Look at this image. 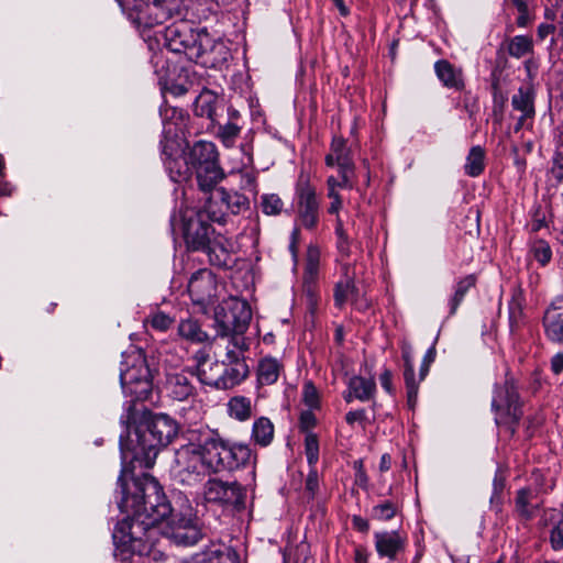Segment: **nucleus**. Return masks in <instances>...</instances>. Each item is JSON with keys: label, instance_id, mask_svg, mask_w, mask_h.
Wrapping results in <instances>:
<instances>
[{"label": "nucleus", "instance_id": "nucleus-43", "mask_svg": "<svg viewBox=\"0 0 563 563\" xmlns=\"http://www.w3.org/2000/svg\"><path fill=\"white\" fill-rule=\"evenodd\" d=\"M529 253L541 266L548 265L552 260L551 246L542 239H537L531 242Z\"/></svg>", "mask_w": 563, "mask_h": 563}, {"label": "nucleus", "instance_id": "nucleus-24", "mask_svg": "<svg viewBox=\"0 0 563 563\" xmlns=\"http://www.w3.org/2000/svg\"><path fill=\"white\" fill-rule=\"evenodd\" d=\"M159 115L163 123V139L164 143L175 142L173 139L177 136L178 131L185 126L186 114L183 109L177 107L162 106Z\"/></svg>", "mask_w": 563, "mask_h": 563}, {"label": "nucleus", "instance_id": "nucleus-45", "mask_svg": "<svg viewBox=\"0 0 563 563\" xmlns=\"http://www.w3.org/2000/svg\"><path fill=\"white\" fill-rule=\"evenodd\" d=\"M512 5L518 11V16L516 19V23L519 27L528 26L532 20L533 15L531 12V2L532 0H510Z\"/></svg>", "mask_w": 563, "mask_h": 563}, {"label": "nucleus", "instance_id": "nucleus-5", "mask_svg": "<svg viewBox=\"0 0 563 563\" xmlns=\"http://www.w3.org/2000/svg\"><path fill=\"white\" fill-rule=\"evenodd\" d=\"M120 365V383L125 397L124 412L120 418L121 424L135 423L137 417L136 401H143L152 394L153 383L151 371L141 352L123 354Z\"/></svg>", "mask_w": 563, "mask_h": 563}, {"label": "nucleus", "instance_id": "nucleus-16", "mask_svg": "<svg viewBox=\"0 0 563 563\" xmlns=\"http://www.w3.org/2000/svg\"><path fill=\"white\" fill-rule=\"evenodd\" d=\"M249 373L244 355L235 350H228L222 360L220 390L240 385L249 376Z\"/></svg>", "mask_w": 563, "mask_h": 563}, {"label": "nucleus", "instance_id": "nucleus-32", "mask_svg": "<svg viewBox=\"0 0 563 563\" xmlns=\"http://www.w3.org/2000/svg\"><path fill=\"white\" fill-rule=\"evenodd\" d=\"M208 256L209 263L220 268L231 267L233 264L230 252L217 241H211L201 250Z\"/></svg>", "mask_w": 563, "mask_h": 563}, {"label": "nucleus", "instance_id": "nucleus-9", "mask_svg": "<svg viewBox=\"0 0 563 563\" xmlns=\"http://www.w3.org/2000/svg\"><path fill=\"white\" fill-rule=\"evenodd\" d=\"M214 205L213 200L206 202L205 207L185 223V239L194 251H201L211 242L214 229L210 222H225V212L221 209L216 210Z\"/></svg>", "mask_w": 563, "mask_h": 563}, {"label": "nucleus", "instance_id": "nucleus-31", "mask_svg": "<svg viewBox=\"0 0 563 563\" xmlns=\"http://www.w3.org/2000/svg\"><path fill=\"white\" fill-rule=\"evenodd\" d=\"M178 334L194 343H203L209 340L208 333L202 330L199 321L194 318L183 319L179 322Z\"/></svg>", "mask_w": 563, "mask_h": 563}, {"label": "nucleus", "instance_id": "nucleus-8", "mask_svg": "<svg viewBox=\"0 0 563 563\" xmlns=\"http://www.w3.org/2000/svg\"><path fill=\"white\" fill-rule=\"evenodd\" d=\"M247 490L236 481H223L218 477L208 478L202 488V500L206 505L229 511L245 509Z\"/></svg>", "mask_w": 563, "mask_h": 563}, {"label": "nucleus", "instance_id": "nucleus-15", "mask_svg": "<svg viewBox=\"0 0 563 563\" xmlns=\"http://www.w3.org/2000/svg\"><path fill=\"white\" fill-rule=\"evenodd\" d=\"M542 329L548 342L563 345V295L555 296L543 311Z\"/></svg>", "mask_w": 563, "mask_h": 563}, {"label": "nucleus", "instance_id": "nucleus-33", "mask_svg": "<svg viewBox=\"0 0 563 563\" xmlns=\"http://www.w3.org/2000/svg\"><path fill=\"white\" fill-rule=\"evenodd\" d=\"M217 107V95L211 90H202L195 99L194 112L201 118L214 119Z\"/></svg>", "mask_w": 563, "mask_h": 563}, {"label": "nucleus", "instance_id": "nucleus-34", "mask_svg": "<svg viewBox=\"0 0 563 563\" xmlns=\"http://www.w3.org/2000/svg\"><path fill=\"white\" fill-rule=\"evenodd\" d=\"M320 250L317 245L310 244L307 247L303 285L316 284L319 275Z\"/></svg>", "mask_w": 563, "mask_h": 563}, {"label": "nucleus", "instance_id": "nucleus-38", "mask_svg": "<svg viewBox=\"0 0 563 563\" xmlns=\"http://www.w3.org/2000/svg\"><path fill=\"white\" fill-rule=\"evenodd\" d=\"M221 372L222 361H214L200 369L196 378L200 384L220 390Z\"/></svg>", "mask_w": 563, "mask_h": 563}, {"label": "nucleus", "instance_id": "nucleus-55", "mask_svg": "<svg viewBox=\"0 0 563 563\" xmlns=\"http://www.w3.org/2000/svg\"><path fill=\"white\" fill-rule=\"evenodd\" d=\"M317 424V418L310 410L302 411L299 418V429L301 432L308 434Z\"/></svg>", "mask_w": 563, "mask_h": 563}, {"label": "nucleus", "instance_id": "nucleus-26", "mask_svg": "<svg viewBox=\"0 0 563 563\" xmlns=\"http://www.w3.org/2000/svg\"><path fill=\"white\" fill-rule=\"evenodd\" d=\"M434 70L439 80L446 88L461 91L464 89L463 73L455 68L450 62L440 59L434 64Z\"/></svg>", "mask_w": 563, "mask_h": 563}, {"label": "nucleus", "instance_id": "nucleus-21", "mask_svg": "<svg viewBox=\"0 0 563 563\" xmlns=\"http://www.w3.org/2000/svg\"><path fill=\"white\" fill-rule=\"evenodd\" d=\"M185 563H239V555L224 543L212 542L194 553Z\"/></svg>", "mask_w": 563, "mask_h": 563}, {"label": "nucleus", "instance_id": "nucleus-39", "mask_svg": "<svg viewBox=\"0 0 563 563\" xmlns=\"http://www.w3.org/2000/svg\"><path fill=\"white\" fill-rule=\"evenodd\" d=\"M475 285H476V277H475V275H472V274L461 278L456 283L455 288H454V294L449 300L450 316H453L456 312L459 306L464 300V297L467 294V291L471 288L475 287Z\"/></svg>", "mask_w": 563, "mask_h": 563}, {"label": "nucleus", "instance_id": "nucleus-6", "mask_svg": "<svg viewBox=\"0 0 563 563\" xmlns=\"http://www.w3.org/2000/svg\"><path fill=\"white\" fill-rule=\"evenodd\" d=\"M185 159L195 175L198 187L202 191H210L224 178L225 174L220 165L219 152L214 143L196 141L184 148Z\"/></svg>", "mask_w": 563, "mask_h": 563}, {"label": "nucleus", "instance_id": "nucleus-54", "mask_svg": "<svg viewBox=\"0 0 563 563\" xmlns=\"http://www.w3.org/2000/svg\"><path fill=\"white\" fill-rule=\"evenodd\" d=\"M240 187L243 190H247L254 195L257 194L256 174L252 170L241 172Z\"/></svg>", "mask_w": 563, "mask_h": 563}, {"label": "nucleus", "instance_id": "nucleus-50", "mask_svg": "<svg viewBox=\"0 0 563 563\" xmlns=\"http://www.w3.org/2000/svg\"><path fill=\"white\" fill-rule=\"evenodd\" d=\"M548 214L549 210L547 208H542L541 206L534 208L530 223L532 232H539L541 229L549 227Z\"/></svg>", "mask_w": 563, "mask_h": 563}, {"label": "nucleus", "instance_id": "nucleus-51", "mask_svg": "<svg viewBox=\"0 0 563 563\" xmlns=\"http://www.w3.org/2000/svg\"><path fill=\"white\" fill-rule=\"evenodd\" d=\"M438 336L439 335L435 336L432 345L427 350V352L422 358L420 369H419V382H422L427 377L429 369H430V365L435 360V356H437L435 344L438 342Z\"/></svg>", "mask_w": 563, "mask_h": 563}, {"label": "nucleus", "instance_id": "nucleus-1", "mask_svg": "<svg viewBox=\"0 0 563 563\" xmlns=\"http://www.w3.org/2000/svg\"><path fill=\"white\" fill-rule=\"evenodd\" d=\"M115 499L126 518L113 530L114 556L121 563H145L152 550L151 532L167 521L178 544L194 545L201 539L198 520L187 498L179 510L167 499L159 483L147 474L128 478L125 465L118 477Z\"/></svg>", "mask_w": 563, "mask_h": 563}, {"label": "nucleus", "instance_id": "nucleus-10", "mask_svg": "<svg viewBox=\"0 0 563 563\" xmlns=\"http://www.w3.org/2000/svg\"><path fill=\"white\" fill-rule=\"evenodd\" d=\"M135 14L137 24L151 29L179 14L180 0H118Z\"/></svg>", "mask_w": 563, "mask_h": 563}, {"label": "nucleus", "instance_id": "nucleus-22", "mask_svg": "<svg viewBox=\"0 0 563 563\" xmlns=\"http://www.w3.org/2000/svg\"><path fill=\"white\" fill-rule=\"evenodd\" d=\"M214 201L216 210H223L225 216L240 214L250 208V199L238 191H228L224 188H219L216 192L207 200V202Z\"/></svg>", "mask_w": 563, "mask_h": 563}, {"label": "nucleus", "instance_id": "nucleus-35", "mask_svg": "<svg viewBox=\"0 0 563 563\" xmlns=\"http://www.w3.org/2000/svg\"><path fill=\"white\" fill-rule=\"evenodd\" d=\"M349 388L353 390V395L361 401L371 400L376 391V383L374 379H367L362 376H353L349 379Z\"/></svg>", "mask_w": 563, "mask_h": 563}, {"label": "nucleus", "instance_id": "nucleus-23", "mask_svg": "<svg viewBox=\"0 0 563 563\" xmlns=\"http://www.w3.org/2000/svg\"><path fill=\"white\" fill-rule=\"evenodd\" d=\"M539 527L548 529L549 543L555 552L563 550V512L555 508L543 511Z\"/></svg>", "mask_w": 563, "mask_h": 563}, {"label": "nucleus", "instance_id": "nucleus-64", "mask_svg": "<svg viewBox=\"0 0 563 563\" xmlns=\"http://www.w3.org/2000/svg\"><path fill=\"white\" fill-rule=\"evenodd\" d=\"M379 382H380V385L388 393V394H393L394 393V387H393V373L390 369L388 368H384L383 372L380 373L379 375Z\"/></svg>", "mask_w": 563, "mask_h": 563}, {"label": "nucleus", "instance_id": "nucleus-14", "mask_svg": "<svg viewBox=\"0 0 563 563\" xmlns=\"http://www.w3.org/2000/svg\"><path fill=\"white\" fill-rule=\"evenodd\" d=\"M196 376L186 368L168 373L164 383L165 395L176 401H187L197 397Z\"/></svg>", "mask_w": 563, "mask_h": 563}, {"label": "nucleus", "instance_id": "nucleus-52", "mask_svg": "<svg viewBox=\"0 0 563 563\" xmlns=\"http://www.w3.org/2000/svg\"><path fill=\"white\" fill-rule=\"evenodd\" d=\"M209 353L206 349H199L195 354L192 355V360L195 362L194 366H187L185 367L187 371H189L195 376L199 373L200 369H203L209 362Z\"/></svg>", "mask_w": 563, "mask_h": 563}, {"label": "nucleus", "instance_id": "nucleus-27", "mask_svg": "<svg viewBox=\"0 0 563 563\" xmlns=\"http://www.w3.org/2000/svg\"><path fill=\"white\" fill-rule=\"evenodd\" d=\"M534 93L530 87H520L518 92L511 98V106L515 110L521 112V117L518 121L517 131L522 125L525 119L532 118L534 115Z\"/></svg>", "mask_w": 563, "mask_h": 563}, {"label": "nucleus", "instance_id": "nucleus-44", "mask_svg": "<svg viewBox=\"0 0 563 563\" xmlns=\"http://www.w3.org/2000/svg\"><path fill=\"white\" fill-rule=\"evenodd\" d=\"M284 202L276 194H264L261 197V209L266 216H278L282 213Z\"/></svg>", "mask_w": 563, "mask_h": 563}, {"label": "nucleus", "instance_id": "nucleus-11", "mask_svg": "<svg viewBox=\"0 0 563 563\" xmlns=\"http://www.w3.org/2000/svg\"><path fill=\"white\" fill-rule=\"evenodd\" d=\"M492 411L497 426L514 427L518 424L523 412L520 396L512 379H506L504 384L495 385Z\"/></svg>", "mask_w": 563, "mask_h": 563}, {"label": "nucleus", "instance_id": "nucleus-42", "mask_svg": "<svg viewBox=\"0 0 563 563\" xmlns=\"http://www.w3.org/2000/svg\"><path fill=\"white\" fill-rule=\"evenodd\" d=\"M404 379L407 390V404L413 409L418 400L419 380L416 379L415 366L404 368Z\"/></svg>", "mask_w": 563, "mask_h": 563}, {"label": "nucleus", "instance_id": "nucleus-19", "mask_svg": "<svg viewBox=\"0 0 563 563\" xmlns=\"http://www.w3.org/2000/svg\"><path fill=\"white\" fill-rule=\"evenodd\" d=\"M214 275L207 268L195 272L188 283V291L195 303L203 305L216 295Z\"/></svg>", "mask_w": 563, "mask_h": 563}, {"label": "nucleus", "instance_id": "nucleus-48", "mask_svg": "<svg viewBox=\"0 0 563 563\" xmlns=\"http://www.w3.org/2000/svg\"><path fill=\"white\" fill-rule=\"evenodd\" d=\"M241 128L234 123V122H228L224 125H221L219 128V137L221 139L222 143L230 147L234 144L235 139L240 134Z\"/></svg>", "mask_w": 563, "mask_h": 563}, {"label": "nucleus", "instance_id": "nucleus-3", "mask_svg": "<svg viewBox=\"0 0 563 563\" xmlns=\"http://www.w3.org/2000/svg\"><path fill=\"white\" fill-rule=\"evenodd\" d=\"M163 37L170 52L184 55L188 60L205 67H219L230 56L224 42L214 40L206 27L196 26L188 20L180 19L168 25Z\"/></svg>", "mask_w": 563, "mask_h": 563}, {"label": "nucleus", "instance_id": "nucleus-20", "mask_svg": "<svg viewBox=\"0 0 563 563\" xmlns=\"http://www.w3.org/2000/svg\"><path fill=\"white\" fill-rule=\"evenodd\" d=\"M375 550L379 558L397 561L407 545V538L399 531H379L374 533Z\"/></svg>", "mask_w": 563, "mask_h": 563}, {"label": "nucleus", "instance_id": "nucleus-61", "mask_svg": "<svg viewBox=\"0 0 563 563\" xmlns=\"http://www.w3.org/2000/svg\"><path fill=\"white\" fill-rule=\"evenodd\" d=\"M336 249L342 260H347L351 255L349 236L336 238Z\"/></svg>", "mask_w": 563, "mask_h": 563}, {"label": "nucleus", "instance_id": "nucleus-36", "mask_svg": "<svg viewBox=\"0 0 563 563\" xmlns=\"http://www.w3.org/2000/svg\"><path fill=\"white\" fill-rule=\"evenodd\" d=\"M274 438V424L266 417L256 419L252 428V440L260 446H267Z\"/></svg>", "mask_w": 563, "mask_h": 563}, {"label": "nucleus", "instance_id": "nucleus-7", "mask_svg": "<svg viewBox=\"0 0 563 563\" xmlns=\"http://www.w3.org/2000/svg\"><path fill=\"white\" fill-rule=\"evenodd\" d=\"M212 474L194 443L181 446L176 452L172 477L176 485L192 489L199 487Z\"/></svg>", "mask_w": 563, "mask_h": 563}, {"label": "nucleus", "instance_id": "nucleus-57", "mask_svg": "<svg viewBox=\"0 0 563 563\" xmlns=\"http://www.w3.org/2000/svg\"><path fill=\"white\" fill-rule=\"evenodd\" d=\"M492 93L494 101V112L501 111L507 100V97L500 90L497 81H494L492 85Z\"/></svg>", "mask_w": 563, "mask_h": 563}, {"label": "nucleus", "instance_id": "nucleus-46", "mask_svg": "<svg viewBox=\"0 0 563 563\" xmlns=\"http://www.w3.org/2000/svg\"><path fill=\"white\" fill-rule=\"evenodd\" d=\"M305 454L309 466H316L319 461V440L313 432L305 435Z\"/></svg>", "mask_w": 563, "mask_h": 563}, {"label": "nucleus", "instance_id": "nucleus-4", "mask_svg": "<svg viewBox=\"0 0 563 563\" xmlns=\"http://www.w3.org/2000/svg\"><path fill=\"white\" fill-rule=\"evenodd\" d=\"M212 474L233 472L255 464L256 455L247 444L222 438L217 431L201 433L194 443Z\"/></svg>", "mask_w": 563, "mask_h": 563}, {"label": "nucleus", "instance_id": "nucleus-63", "mask_svg": "<svg viewBox=\"0 0 563 563\" xmlns=\"http://www.w3.org/2000/svg\"><path fill=\"white\" fill-rule=\"evenodd\" d=\"M328 197L331 199L330 206L328 208V212L330 214H336L342 208V200L338 192V190H332L328 192Z\"/></svg>", "mask_w": 563, "mask_h": 563}, {"label": "nucleus", "instance_id": "nucleus-47", "mask_svg": "<svg viewBox=\"0 0 563 563\" xmlns=\"http://www.w3.org/2000/svg\"><path fill=\"white\" fill-rule=\"evenodd\" d=\"M397 509V504L385 500L373 507L372 517L376 520L387 521L395 517Z\"/></svg>", "mask_w": 563, "mask_h": 563}, {"label": "nucleus", "instance_id": "nucleus-58", "mask_svg": "<svg viewBox=\"0 0 563 563\" xmlns=\"http://www.w3.org/2000/svg\"><path fill=\"white\" fill-rule=\"evenodd\" d=\"M350 174L351 173H346V181H344V178L341 174L340 175V179L335 178L334 176H330L328 179H327V187H328V192L332 190H338V188H346V187H352V185L350 184Z\"/></svg>", "mask_w": 563, "mask_h": 563}, {"label": "nucleus", "instance_id": "nucleus-49", "mask_svg": "<svg viewBox=\"0 0 563 563\" xmlns=\"http://www.w3.org/2000/svg\"><path fill=\"white\" fill-rule=\"evenodd\" d=\"M302 401L310 409L319 408V393L312 382H306L302 387Z\"/></svg>", "mask_w": 563, "mask_h": 563}, {"label": "nucleus", "instance_id": "nucleus-30", "mask_svg": "<svg viewBox=\"0 0 563 563\" xmlns=\"http://www.w3.org/2000/svg\"><path fill=\"white\" fill-rule=\"evenodd\" d=\"M526 299L521 290H516L508 301L509 330L515 333L520 329L525 320Z\"/></svg>", "mask_w": 563, "mask_h": 563}, {"label": "nucleus", "instance_id": "nucleus-12", "mask_svg": "<svg viewBox=\"0 0 563 563\" xmlns=\"http://www.w3.org/2000/svg\"><path fill=\"white\" fill-rule=\"evenodd\" d=\"M252 310L244 300L230 299L219 305L214 311V325L218 335L243 334L250 325Z\"/></svg>", "mask_w": 563, "mask_h": 563}, {"label": "nucleus", "instance_id": "nucleus-40", "mask_svg": "<svg viewBox=\"0 0 563 563\" xmlns=\"http://www.w3.org/2000/svg\"><path fill=\"white\" fill-rule=\"evenodd\" d=\"M228 412L230 417L245 421L252 416V404L251 399L244 396H235L228 402Z\"/></svg>", "mask_w": 563, "mask_h": 563}, {"label": "nucleus", "instance_id": "nucleus-60", "mask_svg": "<svg viewBox=\"0 0 563 563\" xmlns=\"http://www.w3.org/2000/svg\"><path fill=\"white\" fill-rule=\"evenodd\" d=\"M401 357L404 361V368L413 367V350L409 342L404 341L401 343Z\"/></svg>", "mask_w": 563, "mask_h": 563}, {"label": "nucleus", "instance_id": "nucleus-29", "mask_svg": "<svg viewBox=\"0 0 563 563\" xmlns=\"http://www.w3.org/2000/svg\"><path fill=\"white\" fill-rule=\"evenodd\" d=\"M283 371V364L275 357H264L257 365V382L260 385L275 384Z\"/></svg>", "mask_w": 563, "mask_h": 563}, {"label": "nucleus", "instance_id": "nucleus-62", "mask_svg": "<svg viewBox=\"0 0 563 563\" xmlns=\"http://www.w3.org/2000/svg\"><path fill=\"white\" fill-rule=\"evenodd\" d=\"M556 26L553 22H543L538 26L537 36L540 41H544L549 35H553Z\"/></svg>", "mask_w": 563, "mask_h": 563}, {"label": "nucleus", "instance_id": "nucleus-41", "mask_svg": "<svg viewBox=\"0 0 563 563\" xmlns=\"http://www.w3.org/2000/svg\"><path fill=\"white\" fill-rule=\"evenodd\" d=\"M532 49V40L527 35H516L508 41L507 52L515 58H521Z\"/></svg>", "mask_w": 563, "mask_h": 563}, {"label": "nucleus", "instance_id": "nucleus-56", "mask_svg": "<svg viewBox=\"0 0 563 563\" xmlns=\"http://www.w3.org/2000/svg\"><path fill=\"white\" fill-rule=\"evenodd\" d=\"M306 490L313 497L319 488V476L316 466H309V473L306 478Z\"/></svg>", "mask_w": 563, "mask_h": 563}, {"label": "nucleus", "instance_id": "nucleus-37", "mask_svg": "<svg viewBox=\"0 0 563 563\" xmlns=\"http://www.w3.org/2000/svg\"><path fill=\"white\" fill-rule=\"evenodd\" d=\"M485 169V151L482 146H472L464 165V172L470 177L479 176Z\"/></svg>", "mask_w": 563, "mask_h": 563}, {"label": "nucleus", "instance_id": "nucleus-28", "mask_svg": "<svg viewBox=\"0 0 563 563\" xmlns=\"http://www.w3.org/2000/svg\"><path fill=\"white\" fill-rule=\"evenodd\" d=\"M330 152L335 156L339 174H341L344 178V181H346V173L353 172L354 163L351 157L350 148L346 146L345 140L343 137H333Z\"/></svg>", "mask_w": 563, "mask_h": 563}, {"label": "nucleus", "instance_id": "nucleus-53", "mask_svg": "<svg viewBox=\"0 0 563 563\" xmlns=\"http://www.w3.org/2000/svg\"><path fill=\"white\" fill-rule=\"evenodd\" d=\"M173 318L169 317L167 313L158 311L151 316L150 323L152 328L158 330V331H166L170 328L173 324Z\"/></svg>", "mask_w": 563, "mask_h": 563}, {"label": "nucleus", "instance_id": "nucleus-59", "mask_svg": "<svg viewBox=\"0 0 563 563\" xmlns=\"http://www.w3.org/2000/svg\"><path fill=\"white\" fill-rule=\"evenodd\" d=\"M553 178H555L559 183H563V155L555 154L553 157L552 166L550 169Z\"/></svg>", "mask_w": 563, "mask_h": 563}, {"label": "nucleus", "instance_id": "nucleus-2", "mask_svg": "<svg viewBox=\"0 0 563 563\" xmlns=\"http://www.w3.org/2000/svg\"><path fill=\"white\" fill-rule=\"evenodd\" d=\"M122 424L125 431L120 434L122 465L139 463L150 468L159 450L167 446L178 434V423L166 413L144 415L143 420Z\"/></svg>", "mask_w": 563, "mask_h": 563}, {"label": "nucleus", "instance_id": "nucleus-18", "mask_svg": "<svg viewBox=\"0 0 563 563\" xmlns=\"http://www.w3.org/2000/svg\"><path fill=\"white\" fill-rule=\"evenodd\" d=\"M358 297V288L355 285V267L349 262L341 264V278L334 285V306L339 309L351 300L354 302Z\"/></svg>", "mask_w": 563, "mask_h": 563}, {"label": "nucleus", "instance_id": "nucleus-17", "mask_svg": "<svg viewBox=\"0 0 563 563\" xmlns=\"http://www.w3.org/2000/svg\"><path fill=\"white\" fill-rule=\"evenodd\" d=\"M175 145L176 142L164 143V141H161L162 159L170 179L175 183H181L188 180L192 174L190 166L185 159V154L183 153L181 156L176 155L177 150Z\"/></svg>", "mask_w": 563, "mask_h": 563}, {"label": "nucleus", "instance_id": "nucleus-13", "mask_svg": "<svg viewBox=\"0 0 563 563\" xmlns=\"http://www.w3.org/2000/svg\"><path fill=\"white\" fill-rule=\"evenodd\" d=\"M297 221L306 230L312 231L319 224L320 200L314 186L308 179L299 178L296 190Z\"/></svg>", "mask_w": 563, "mask_h": 563}, {"label": "nucleus", "instance_id": "nucleus-25", "mask_svg": "<svg viewBox=\"0 0 563 563\" xmlns=\"http://www.w3.org/2000/svg\"><path fill=\"white\" fill-rule=\"evenodd\" d=\"M539 509L540 503L537 501V494L531 488L525 487L517 490L515 497V512L520 520H532Z\"/></svg>", "mask_w": 563, "mask_h": 563}]
</instances>
